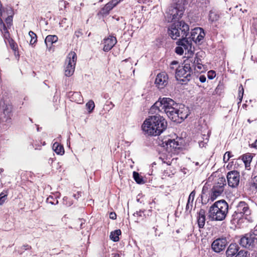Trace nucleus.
I'll return each instance as SVG.
<instances>
[{
  "mask_svg": "<svg viewBox=\"0 0 257 257\" xmlns=\"http://www.w3.org/2000/svg\"><path fill=\"white\" fill-rule=\"evenodd\" d=\"M68 96L71 101H75L77 103H81L83 101L82 96L80 92H70L68 93Z\"/></svg>",
  "mask_w": 257,
  "mask_h": 257,
  "instance_id": "nucleus-23",
  "label": "nucleus"
},
{
  "mask_svg": "<svg viewBox=\"0 0 257 257\" xmlns=\"http://www.w3.org/2000/svg\"><path fill=\"white\" fill-rule=\"evenodd\" d=\"M77 56L75 52H71L69 53L66 59L67 66L65 70V75L69 77L72 75L74 72Z\"/></svg>",
  "mask_w": 257,
  "mask_h": 257,
  "instance_id": "nucleus-9",
  "label": "nucleus"
},
{
  "mask_svg": "<svg viewBox=\"0 0 257 257\" xmlns=\"http://www.w3.org/2000/svg\"><path fill=\"white\" fill-rule=\"evenodd\" d=\"M198 3H200L202 7H207L209 3V0H198Z\"/></svg>",
  "mask_w": 257,
  "mask_h": 257,
  "instance_id": "nucleus-48",
  "label": "nucleus"
},
{
  "mask_svg": "<svg viewBox=\"0 0 257 257\" xmlns=\"http://www.w3.org/2000/svg\"><path fill=\"white\" fill-rule=\"evenodd\" d=\"M205 211L204 209H201L198 213L197 217L198 225L200 228H203L205 223Z\"/></svg>",
  "mask_w": 257,
  "mask_h": 257,
  "instance_id": "nucleus-22",
  "label": "nucleus"
},
{
  "mask_svg": "<svg viewBox=\"0 0 257 257\" xmlns=\"http://www.w3.org/2000/svg\"><path fill=\"white\" fill-rule=\"evenodd\" d=\"M168 76L166 72H162L157 75L155 84L159 88H163L168 84Z\"/></svg>",
  "mask_w": 257,
  "mask_h": 257,
  "instance_id": "nucleus-14",
  "label": "nucleus"
},
{
  "mask_svg": "<svg viewBox=\"0 0 257 257\" xmlns=\"http://www.w3.org/2000/svg\"><path fill=\"white\" fill-rule=\"evenodd\" d=\"M252 156L249 154H245L242 157V160L244 163L245 168L249 170L250 167V164L252 160Z\"/></svg>",
  "mask_w": 257,
  "mask_h": 257,
  "instance_id": "nucleus-28",
  "label": "nucleus"
},
{
  "mask_svg": "<svg viewBox=\"0 0 257 257\" xmlns=\"http://www.w3.org/2000/svg\"><path fill=\"white\" fill-rule=\"evenodd\" d=\"M178 46H181L185 50H187L188 52L191 51L192 44L191 40L187 38V37L184 38H182L177 42ZM192 52V51H191Z\"/></svg>",
  "mask_w": 257,
  "mask_h": 257,
  "instance_id": "nucleus-17",
  "label": "nucleus"
},
{
  "mask_svg": "<svg viewBox=\"0 0 257 257\" xmlns=\"http://www.w3.org/2000/svg\"><path fill=\"white\" fill-rule=\"evenodd\" d=\"M160 100L163 112L165 113L172 106H178V103L170 98L164 97Z\"/></svg>",
  "mask_w": 257,
  "mask_h": 257,
  "instance_id": "nucleus-15",
  "label": "nucleus"
},
{
  "mask_svg": "<svg viewBox=\"0 0 257 257\" xmlns=\"http://www.w3.org/2000/svg\"><path fill=\"white\" fill-rule=\"evenodd\" d=\"M178 64V62L176 61H172L171 64H170V69L172 70H175L176 71V69L178 67H175V65H177Z\"/></svg>",
  "mask_w": 257,
  "mask_h": 257,
  "instance_id": "nucleus-49",
  "label": "nucleus"
},
{
  "mask_svg": "<svg viewBox=\"0 0 257 257\" xmlns=\"http://www.w3.org/2000/svg\"><path fill=\"white\" fill-rule=\"evenodd\" d=\"M73 196L76 199H78L81 196V192H78L76 194H73Z\"/></svg>",
  "mask_w": 257,
  "mask_h": 257,
  "instance_id": "nucleus-56",
  "label": "nucleus"
},
{
  "mask_svg": "<svg viewBox=\"0 0 257 257\" xmlns=\"http://www.w3.org/2000/svg\"><path fill=\"white\" fill-rule=\"evenodd\" d=\"M63 203L65 206L69 207L73 204V201L68 197L65 196L63 198Z\"/></svg>",
  "mask_w": 257,
  "mask_h": 257,
  "instance_id": "nucleus-43",
  "label": "nucleus"
},
{
  "mask_svg": "<svg viewBox=\"0 0 257 257\" xmlns=\"http://www.w3.org/2000/svg\"><path fill=\"white\" fill-rule=\"evenodd\" d=\"M239 173L236 171L229 172L227 175L228 185L232 188L237 187L239 183Z\"/></svg>",
  "mask_w": 257,
  "mask_h": 257,
  "instance_id": "nucleus-11",
  "label": "nucleus"
},
{
  "mask_svg": "<svg viewBox=\"0 0 257 257\" xmlns=\"http://www.w3.org/2000/svg\"><path fill=\"white\" fill-rule=\"evenodd\" d=\"M82 35V32L80 31H77L75 32L74 37H76L78 38L80 36Z\"/></svg>",
  "mask_w": 257,
  "mask_h": 257,
  "instance_id": "nucleus-53",
  "label": "nucleus"
},
{
  "mask_svg": "<svg viewBox=\"0 0 257 257\" xmlns=\"http://www.w3.org/2000/svg\"><path fill=\"white\" fill-rule=\"evenodd\" d=\"M117 4L114 2H112V0L102 8V13L103 14H107L110 10H111L113 7H114Z\"/></svg>",
  "mask_w": 257,
  "mask_h": 257,
  "instance_id": "nucleus-29",
  "label": "nucleus"
},
{
  "mask_svg": "<svg viewBox=\"0 0 257 257\" xmlns=\"http://www.w3.org/2000/svg\"><path fill=\"white\" fill-rule=\"evenodd\" d=\"M188 3L187 0H172V4L179 7L182 6L184 8V6Z\"/></svg>",
  "mask_w": 257,
  "mask_h": 257,
  "instance_id": "nucleus-35",
  "label": "nucleus"
},
{
  "mask_svg": "<svg viewBox=\"0 0 257 257\" xmlns=\"http://www.w3.org/2000/svg\"><path fill=\"white\" fill-rule=\"evenodd\" d=\"M215 76V72L213 70H210L208 72V78L210 80L213 79Z\"/></svg>",
  "mask_w": 257,
  "mask_h": 257,
  "instance_id": "nucleus-47",
  "label": "nucleus"
},
{
  "mask_svg": "<svg viewBox=\"0 0 257 257\" xmlns=\"http://www.w3.org/2000/svg\"><path fill=\"white\" fill-rule=\"evenodd\" d=\"M12 111L13 107L11 105L6 104L4 106L3 112L7 121L11 119L12 116H13Z\"/></svg>",
  "mask_w": 257,
  "mask_h": 257,
  "instance_id": "nucleus-25",
  "label": "nucleus"
},
{
  "mask_svg": "<svg viewBox=\"0 0 257 257\" xmlns=\"http://www.w3.org/2000/svg\"><path fill=\"white\" fill-rule=\"evenodd\" d=\"M228 205L224 200L215 202L209 208L208 217L212 221L223 220L228 213Z\"/></svg>",
  "mask_w": 257,
  "mask_h": 257,
  "instance_id": "nucleus-2",
  "label": "nucleus"
},
{
  "mask_svg": "<svg viewBox=\"0 0 257 257\" xmlns=\"http://www.w3.org/2000/svg\"><path fill=\"white\" fill-rule=\"evenodd\" d=\"M188 62L185 60L183 65L179 66L176 69V78L182 84H187L191 80L193 73V69Z\"/></svg>",
  "mask_w": 257,
  "mask_h": 257,
  "instance_id": "nucleus-4",
  "label": "nucleus"
},
{
  "mask_svg": "<svg viewBox=\"0 0 257 257\" xmlns=\"http://www.w3.org/2000/svg\"><path fill=\"white\" fill-rule=\"evenodd\" d=\"M6 10L7 13L8 15V16L13 17L14 13L12 8L11 7H8L6 9Z\"/></svg>",
  "mask_w": 257,
  "mask_h": 257,
  "instance_id": "nucleus-51",
  "label": "nucleus"
},
{
  "mask_svg": "<svg viewBox=\"0 0 257 257\" xmlns=\"http://www.w3.org/2000/svg\"><path fill=\"white\" fill-rule=\"evenodd\" d=\"M185 8L182 6L172 4L167 9L165 14V21L168 23L179 21L184 14Z\"/></svg>",
  "mask_w": 257,
  "mask_h": 257,
  "instance_id": "nucleus-6",
  "label": "nucleus"
},
{
  "mask_svg": "<svg viewBox=\"0 0 257 257\" xmlns=\"http://www.w3.org/2000/svg\"><path fill=\"white\" fill-rule=\"evenodd\" d=\"M22 248L25 250H27L31 248V246L29 245L28 244H25L22 247Z\"/></svg>",
  "mask_w": 257,
  "mask_h": 257,
  "instance_id": "nucleus-59",
  "label": "nucleus"
},
{
  "mask_svg": "<svg viewBox=\"0 0 257 257\" xmlns=\"http://www.w3.org/2000/svg\"><path fill=\"white\" fill-rule=\"evenodd\" d=\"M176 113L173 121L180 122L187 117L189 114V110L184 105L180 104Z\"/></svg>",
  "mask_w": 257,
  "mask_h": 257,
  "instance_id": "nucleus-12",
  "label": "nucleus"
},
{
  "mask_svg": "<svg viewBox=\"0 0 257 257\" xmlns=\"http://www.w3.org/2000/svg\"><path fill=\"white\" fill-rule=\"evenodd\" d=\"M109 218L112 219H115L116 218V214L114 212H111L109 214Z\"/></svg>",
  "mask_w": 257,
  "mask_h": 257,
  "instance_id": "nucleus-52",
  "label": "nucleus"
},
{
  "mask_svg": "<svg viewBox=\"0 0 257 257\" xmlns=\"http://www.w3.org/2000/svg\"><path fill=\"white\" fill-rule=\"evenodd\" d=\"M249 254L248 251L241 249L238 251L235 257H249Z\"/></svg>",
  "mask_w": 257,
  "mask_h": 257,
  "instance_id": "nucleus-41",
  "label": "nucleus"
},
{
  "mask_svg": "<svg viewBox=\"0 0 257 257\" xmlns=\"http://www.w3.org/2000/svg\"><path fill=\"white\" fill-rule=\"evenodd\" d=\"M199 80L202 83L205 82L206 80V78L205 76L203 75L200 76Z\"/></svg>",
  "mask_w": 257,
  "mask_h": 257,
  "instance_id": "nucleus-55",
  "label": "nucleus"
},
{
  "mask_svg": "<svg viewBox=\"0 0 257 257\" xmlns=\"http://www.w3.org/2000/svg\"><path fill=\"white\" fill-rule=\"evenodd\" d=\"M209 138V136L208 134H207L206 135H203V140L200 141L199 142V145L200 147L202 148V147H205V145H206L207 144V143L208 142Z\"/></svg>",
  "mask_w": 257,
  "mask_h": 257,
  "instance_id": "nucleus-36",
  "label": "nucleus"
},
{
  "mask_svg": "<svg viewBox=\"0 0 257 257\" xmlns=\"http://www.w3.org/2000/svg\"><path fill=\"white\" fill-rule=\"evenodd\" d=\"M159 159L162 160L163 163H166L168 165H170L172 163L170 158H169L168 156L166 157L164 154L159 157Z\"/></svg>",
  "mask_w": 257,
  "mask_h": 257,
  "instance_id": "nucleus-39",
  "label": "nucleus"
},
{
  "mask_svg": "<svg viewBox=\"0 0 257 257\" xmlns=\"http://www.w3.org/2000/svg\"><path fill=\"white\" fill-rule=\"evenodd\" d=\"M29 35L31 37L30 44L33 45L35 44L37 41V35L33 31H30L29 32Z\"/></svg>",
  "mask_w": 257,
  "mask_h": 257,
  "instance_id": "nucleus-37",
  "label": "nucleus"
},
{
  "mask_svg": "<svg viewBox=\"0 0 257 257\" xmlns=\"http://www.w3.org/2000/svg\"><path fill=\"white\" fill-rule=\"evenodd\" d=\"M180 104L178 103V106H172V107L166 112L167 116L173 121L175 119V115L177 114V112Z\"/></svg>",
  "mask_w": 257,
  "mask_h": 257,
  "instance_id": "nucleus-26",
  "label": "nucleus"
},
{
  "mask_svg": "<svg viewBox=\"0 0 257 257\" xmlns=\"http://www.w3.org/2000/svg\"><path fill=\"white\" fill-rule=\"evenodd\" d=\"M117 40L115 37L109 36L103 40L104 47L103 50L105 52H108L116 44Z\"/></svg>",
  "mask_w": 257,
  "mask_h": 257,
  "instance_id": "nucleus-16",
  "label": "nucleus"
},
{
  "mask_svg": "<svg viewBox=\"0 0 257 257\" xmlns=\"http://www.w3.org/2000/svg\"><path fill=\"white\" fill-rule=\"evenodd\" d=\"M6 24H5L4 23V24L5 25L7 30L8 31V29L10 28L11 26L12 25V22H13V17L11 16H8L5 20Z\"/></svg>",
  "mask_w": 257,
  "mask_h": 257,
  "instance_id": "nucleus-42",
  "label": "nucleus"
},
{
  "mask_svg": "<svg viewBox=\"0 0 257 257\" xmlns=\"http://www.w3.org/2000/svg\"><path fill=\"white\" fill-rule=\"evenodd\" d=\"M197 36V34L196 33H193V30L191 31V37H189L188 39H189L190 40H191V41H193V38H195V37H196Z\"/></svg>",
  "mask_w": 257,
  "mask_h": 257,
  "instance_id": "nucleus-57",
  "label": "nucleus"
},
{
  "mask_svg": "<svg viewBox=\"0 0 257 257\" xmlns=\"http://www.w3.org/2000/svg\"><path fill=\"white\" fill-rule=\"evenodd\" d=\"M79 221L80 222V227L82 228L83 224L84 223V220L82 219H79Z\"/></svg>",
  "mask_w": 257,
  "mask_h": 257,
  "instance_id": "nucleus-61",
  "label": "nucleus"
},
{
  "mask_svg": "<svg viewBox=\"0 0 257 257\" xmlns=\"http://www.w3.org/2000/svg\"><path fill=\"white\" fill-rule=\"evenodd\" d=\"M226 181L224 177H219L217 179L211 190L210 198L212 201L223 193Z\"/></svg>",
  "mask_w": 257,
  "mask_h": 257,
  "instance_id": "nucleus-8",
  "label": "nucleus"
},
{
  "mask_svg": "<svg viewBox=\"0 0 257 257\" xmlns=\"http://www.w3.org/2000/svg\"><path fill=\"white\" fill-rule=\"evenodd\" d=\"M121 234V230L117 229L111 232L110 234V238L114 242L119 240V236Z\"/></svg>",
  "mask_w": 257,
  "mask_h": 257,
  "instance_id": "nucleus-31",
  "label": "nucleus"
},
{
  "mask_svg": "<svg viewBox=\"0 0 257 257\" xmlns=\"http://www.w3.org/2000/svg\"><path fill=\"white\" fill-rule=\"evenodd\" d=\"M8 194L4 192H2L0 194V205L4 204L5 201L7 199Z\"/></svg>",
  "mask_w": 257,
  "mask_h": 257,
  "instance_id": "nucleus-44",
  "label": "nucleus"
},
{
  "mask_svg": "<svg viewBox=\"0 0 257 257\" xmlns=\"http://www.w3.org/2000/svg\"><path fill=\"white\" fill-rule=\"evenodd\" d=\"M253 147L257 149V140L255 141V142L252 145Z\"/></svg>",
  "mask_w": 257,
  "mask_h": 257,
  "instance_id": "nucleus-62",
  "label": "nucleus"
},
{
  "mask_svg": "<svg viewBox=\"0 0 257 257\" xmlns=\"http://www.w3.org/2000/svg\"><path fill=\"white\" fill-rule=\"evenodd\" d=\"M204 187L203 188V189H202V192L204 193Z\"/></svg>",
  "mask_w": 257,
  "mask_h": 257,
  "instance_id": "nucleus-64",
  "label": "nucleus"
},
{
  "mask_svg": "<svg viewBox=\"0 0 257 257\" xmlns=\"http://www.w3.org/2000/svg\"><path fill=\"white\" fill-rule=\"evenodd\" d=\"M46 202L52 205H56L58 203V200L53 196H49L46 199Z\"/></svg>",
  "mask_w": 257,
  "mask_h": 257,
  "instance_id": "nucleus-40",
  "label": "nucleus"
},
{
  "mask_svg": "<svg viewBox=\"0 0 257 257\" xmlns=\"http://www.w3.org/2000/svg\"><path fill=\"white\" fill-rule=\"evenodd\" d=\"M238 94H239V100H240V102L242 101V98L243 94V88L242 85H241L239 88Z\"/></svg>",
  "mask_w": 257,
  "mask_h": 257,
  "instance_id": "nucleus-50",
  "label": "nucleus"
},
{
  "mask_svg": "<svg viewBox=\"0 0 257 257\" xmlns=\"http://www.w3.org/2000/svg\"><path fill=\"white\" fill-rule=\"evenodd\" d=\"M159 112H163L160 99L152 106L149 110V113L152 114L160 115Z\"/></svg>",
  "mask_w": 257,
  "mask_h": 257,
  "instance_id": "nucleus-21",
  "label": "nucleus"
},
{
  "mask_svg": "<svg viewBox=\"0 0 257 257\" xmlns=\"http://www.w3.org/2000/svg\"><path fill=\"white\" fill-rule=\"evenodd\" d=\"M239 247L236 243H231L228 247L226 251V255L227 257H232L236 255L239 251Z\"/></svg>",
  "mask_w": 257,
  "mask_h": 257,
  "instance_id": "nucleus-20",
  "label": "nucleus"
},
{
  "mask_svg": "<svg viewBox=\"0 0 257 257\" xmlns=\"http://www.w3.org/2000/svg\"><path fill=\"white\" fill-rule=\"evenodd\" d=\"M242 246L249 249L257 248V229H254L246 233L239 241Z\"/></svg>",
  "mask_w": 257,
  "mask_h": 257,
  "instance_id": "nucleus-7",
  "label": "nucleus"
},
{
  "mask_svg": "<svg viewBox=\"0 0 257 257\" xmlns=\"http://www.w3.org/2000/svg\"><path fill=\"white\" fill-rule=\"evenodd\" d=\"M193 33L197 34L196 37L193 38V41L196 43H200L205 36L203 29L199 27L194 28L193 29Z\"/></svg>",
  "mask_w": 257,
  "mask_h": 257,
  "instance_id": "nucleus-19",
  "label": "nucleus"
},
{
  "mask_svg": "<svg viewBox=\"0 0 257 257\" xmlns=\"http://www.w3.org/2000/svg\"><path fill=\"white\" fill-rule=\"evenodd\" d=\"M251 214V209L248 203L245 201H240L236 205V209L232 214L231 222L233 223H238L240 219Z\"/></svg>",
  "mask_w": 257,
  "mask_h": 257,
  "instance_id": "nucleus-5",
  "label": "nucleus"
},
{
  "mask_svg": "<svg viewBox=\"0 0 257 257\" xmlns=\"http://www.w3.org/2000/svg\"><path fill=\"white\" fill-rule=\"evenodd\" d=\"M86 107L89 113H91L95 107V104L93 100H90L86 104Z\"/></svg>",
  "mask_w": 257,
  "mask_h": 257,
  "instance_id": "nucleus-38",
  "label": "nucleus"
},
{
  "mask_svg": "<svg viewBox=\"0 0 257 257\" xmlns=\"http://www.w3.org/2000/svg\"><path fill=\"white\" fill-rule=\"evenodd\" d=\"M252 186L257 189V176L254 177Z\"/></svg>",
  "mask_w": 257,
  "mask_h": 257,
  "instance_id": "nucleus-54",
  "label": "nucleus"
},
{
  "mask_svg": "<svg viewBox=\"0 0 257 257\" xmlns=\"http://www.w3.org/2000/svg\"><path fill=\"white\" fill-rule=\"evenodd\" d=\"M133 177L135 181L138 184H143L144 183V181L143 178L140 175V174L136 172H133Z\"/></svg>",
  "mask_w": 257,
  "mask_h": 257,
  "instance_id": "nucleus-34",
  "label": "nucleus"
},
{
  "mask_svg": "<svg viewBox=\"0 0 257 257\" xmlns=\"http://www.w3.org/2000/svg\"><path fill=\"white\" fill-rule=\"evenodd\" d=\"M58 40V38L56 35H48L45 40V43L47 47L50 46L53 43H56Z\"/></svg>",
  "mask_w": 257,
  "mask_h": 257,
  "instance_id": "nucleus-27",
  "label": "nucleus"
},
{
  "mask_svg": "<svg viewBox=\"0 0 257 257\" xmlns=\"http://www.w3.org/2000/svg\"><path fill=\"white\" fill-rule=\"evenodd\" d=\"M167 122L161 115L149 116L144 121L142 129L145 135L157 136L162 134L167 128Z\"/></svg>",
  "mask_w": 257,
  "mask_h": 257,
  "instance_id": "nucleus-1",
  "label": "nucleus"
},
{
  "mask_svg": "<svg viewBox=\"0 0 257 257\" xmlns=\"http://www.w3.org/2000/svg\"><path fill=\"white\" fill-rule=\"evenodd\" d=\"M111 257H120V255L118 253L114 252L111 253Z\"/></svg>",
  "mask_w": 257,
  "mask_h": 257,
  "instance_id": "nucleus-60",
  "label": "nucleus"
},
{
  "mask_svg": "<svg viewBox=\"0 0 257 257\" xmlns=\"http://www.w3.org/2000/svg\"><path fill=\"white\" fill-rule=\"evenodd\" d=\"M166 150L169 153L176 154L181 148V144L178 140L169 139L166 143Z\"/></svg>",
  "mask_w": 257,
  "mask_h": 257,
  "instance_id": "nucleus-13",
  "label": "nucleus"
},
{
  "mask_svg": "<svg viewBox=\"0 0 257 257\" xmlns=\"http://www.w3.org/2000/svg\"><path fill=\"white\" fill-rule=\"evenodd\" d=\"M195 165H196V166L198 165H199L198 162H196V163H195Z\"/></svg>",
  "mask_w": 257,
  "mask_h": 257,
  "instance_id": "nucleus-63",
  "label": "nucleus"
},
{
  "mask_svg": "<svg viewBox=\"0 0 257 257\" xmlns=\"http://www.w3.org/2000/svg\"><path fill=\"white\" fill-rule=\"evenodd\" d=\"M133 216L134 217H136L135 221L139 222L140 221L143 220L144 218V211L142 210L137 211L133 214Z\"/></svg>",
  "mask_w": 257,
  "mask_h": 257,
  "instance_id": "nucleus-33",
  "label": "nucleus"
},
{
  "mask_svg": "<svg viewBox=\"0 0 257 257\" xmlns=\"http://www.w3.org/2000/svg\"><path fill=\"white\" fill-rule=\"evenodd\" d=\"M232 157L231 155V153L229 152H226L223 156V161L224 162H227L228 161L229 159Z\"/></svg>",
  "mask_w": 257,
  "mask_h": 257,
  "instance_id": "nucleus-46",
  "label": "nucleus"
},
{
  "mask_svg": "<svg viewBox=\"0 0 257 257\" xmlns=\"http://www.w3.org/2000/svg\"><path fill=\"white\" fill-rule=\"evenodd\" d=\"M219 19V15L216 12L210 11L209 12L208 20L211 22H214L218 21Z\"/></svg>",
  "mask_w": 257,
  "mask_h": 257,
  "instance_id": "nucleus-32",
  "label": "nucleus"
},
{
  "mask_svg": "<svg viewBox=\"0 0 257 257\" xmlns=\"http://www.w3.org/2000/svg\"><path fill=\"white\" fill-rule=\"evenodd\" d=\"M189 26L183 21L172 24L168 28V34L172 39L180 40L186 38L189 34Z\"/></svg>",
  "mask_w": 257,
  "mask_h": 257,
  "instance_id": "nucleus-3",
  "label": "nucleus"
},
{
  "mask_svg": "<svg viewBox=\"0 0 257 257\" xmlns=\"http://www.w3.org/2000/svg\"><path fill=\"white\" fill-rule=\"evenodd\" d=\"M53 149L58 155H63L64 153V147L57 142L54 143L53 145Z\"/></svg>",
  "mask_w": 257,
  "mask_h": 257,
  "instance_id": "nucleus-30",
  "label": "nucleus"
},
{
  "mask_svg": "<svg viewBox=\"0 0 257 257\" xmlns=\"http://www.w3.org/2000/svg\"><path fill=\"white\" fill-rule=\"evenodd\" d=\"M221 89H222L221 86L218 85L217 86V87L216 88V89H215V93L216 94H217V93L220 92Z\"/></svg>",
  "mask_w": 257,
  "mask_h": 257,
  "instance_id": "nucleus-58",
  "label": "nucleus"
},
{
  "mask_svg": "<svg viewBox=\"0 0 257 257\" xmlns=\"http://www.w3.org/2000/svg\"><path fill=\"white\" fill-rule=\"evenodd\" d=\"M175 52L178 55H182L184 53V49L181 46H178L175 48Z\"/></svg>",
  "mask_w": 257,
  "mask_h": 257,
  "instance_id": "nucleus-45",
  "label": "nucleus"
},
{
  "mask_svg": "<svg viewBox=\"0 0 257 257\" xmlns=\"http://www.w3.org/2000/svg\"><path fill=\"white\" fill-rule=\"evenodd\" d=\"M195 191L193 190L192 191L188 198L187 203L186 206V211H188L189 212H191L192 208H193V200L195 196Z\"/></svg>",
  "mask_w": 257,
  "mask_h": 257,
  "instance_id": "nucleus-24",
  "label": "nucleus"
},
{
  "mask_svg": "<svg viewBox=\"0 0 257 257\" xmlns=\"http://www.w3.org/2000/svg\"><path fill=\"white\" fill-rule=\"evenodd\" d=\"M186 60L189 61L188 63L190 64L192 69L193 68L195 69L196 67L199 70L202 69V64L201 63V60L197 56H195V57H189Z\"/></svg>",
  "mask_w": 257,
  "mask_h": 257,
  "instance_id": "nucleus-18",
  "label": "nucleus"
},
{
  "mask_svg": "<svg viewBox=\"0 0 257 257\" xmlns=\"http://www.w3.org/2000/svg\"><path fill=\"white\" fill-rule=\"evenodd\" d=\"M227 244L226 238H218L211 244V248L215 252L219 253L224 250Z\"/></svg>",
  "mask_w": 257,
  "mask_h": 257,
  "instance_id": "nucleus-10",
  "label": "nucleus"
}]
</instances>
